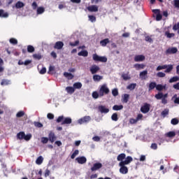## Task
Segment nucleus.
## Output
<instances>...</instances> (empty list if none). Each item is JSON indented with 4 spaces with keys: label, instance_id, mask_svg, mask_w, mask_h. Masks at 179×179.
Wrapping results in <instances>:
<instances>
[{
    "label": "nucleus",
    "instance_id": "1",
    "mask_svg": "<svg viewBox=\"0 0 179 179\" xmlns=\"http://www.w3.org/2000/svg\"><path fill=\"white\" fill-rule=\"evenodd\" d=\"M99 92L100 97H103L104 95L108 94V93H110V89L108 87H107V85L103 84L101 86Z\"/></svg>",
    "mask_w": 179,
    "mask_h": 179
},
{
    "label": "nucleus",
    "instance_id": "2",
    "mask_svg": "<svg viewBox=\"0 0 179 179\" xmlns=\"http://www.w3.org/2000/svg\"><path fill=\"white\" fill-rule=\"evenodd\" d=\"M92 59L95 61V62H106L107 57L99 56V55L95 53L92 55Z\"/></svg>",
    "mask_w": 179,
    "mask_h": 179
},
{
    "label": "nucleus",
    "instance_id": "3",
    "mask_svg": "<svg viewBox=\"0 0 179 179\" xmlns=\"http://www.w3.org/2000/svg\"><path fill=\"white\" fill-rule=\"evenodd\" d=\"M178 52V49L176 47L169 48L166 51V55H171V54H177Z\"/></svg>",
    "mask_w": 179,
    "mask_h": 179
},
{
    "label": "nucleus",
    "instance_id": "4",
    "mask_svg": "<svg viewBox=\"0 0 179 179\" xmlns=\"http://www.w3.org/2000/svg\"><path fill=\"white\" fill-rule=\"evenodd\" d=\"M141 111L143 114L148 113V111H150V104L145 103L143 106L141 108Z\"/></svg>",
    "mask_w": 179,
    "mask_h": 179
},
{
    "label": "nucleus",
    "instance_id": "5",
    "mask_svg": "<svg viewBox=\"0 0 179 179\" xmlns=\"http://www.w3.org/2000/svg\"><path fill=\"white\" fill-rule=\"evenodd\" d=\"M119 166L120 167V173L121 174H128V167L125 166V165L121 162L119 163Z\"/></svg>",
    "mask_w": 179,
    "mask_h": 179
},
{
    "label": "nucleus",
    "instance_id": "6",
    "mask_svg": "<svg viewBox=\"0 0 179 179\" xmlns=\"http://www.w3.org/2000/svg\"><path fill=\"white\" fill-rule=\"evenodd\" d=\"M152 13L156 15V20L157 22H159V20H162L163 19V15L160 13V10L159 9H154L152 10Z\"/></svg>",
    "mask_w": 179,
    "mask_h": 179
},
{
    "label": "nucleus",
    "instance_id": "7",
    "mask_svg": "<svg viewBox=\"0 0 179 179\" xmlns=\"http://www.w3.org/2000/svg\"><path fill=\"white\" fill-rule=\"evenodd\" d=\"M101 167H103V164L96 162L93 164L92 167H91V171H97V170H100Z\"/></svg>",
    "mask_w": 179,
    "mask_h": 179
},
{
    "label": "nucleus",
    "instance_id": "8",
    "mask_svg": "<svg viewBox=\"0 0 179 179\" xmlns=\"http://www.w3.org/2000/svg\"><path fill=\"white\" fill-rule=\"evenodd\" d=\"M48 139H49L51 143H54V142H55V141L57 140V136H55V133H54V131H50L48 134Z\"/></svg>",
    "mask_w": 179,
    "mask_h": 179
},
{
    "label": "nucleus",
    "instance_id": "9",
    "mask_svg": "<svg viewBox=\"0 0 179 179\" xmlns=\"http://www.w3.org/2000/svg\"><path fill=\"white\" fill-rule=\"evenodd\" d=\"M145 57L143 55H138L134 57L135 62H142L145 61Z\"/></svg>",
    "mask_w": 179,
    "mask_h": 179
},
{
    "label": "nucleus",
    "instance_id": "10",
    "mask_svg": "<svg viewBox=\"0 0 179 179\" xmlns=\"http://www.w3.org/2000/svg\"><path fill=\"white\" fill-rule=\"evenodd\" d=\"M90 120H92V117H90V116H85L78 120V123H80V124H85V122H89Z\"/></svg>",
    "mask_w": 179,
    "mask_h": 179
},
{
    "label": "nucleus",
    "instance_id": "11",
    "mask_svg": "<svg viewBox=\"0 0 179 179\" xmlns=\"http://www.w3.org/2000/svg\"><path fill=\"white\" fill-rule=\"evenodd\" d=\"M98 110L101 113V114H107V113L110 112V109L106 108L104 106H99L98 107Z\"/></svg>",
    "mask_w": 179,
    "mask_h": 179
},
{
    "label": "nucleus",
    "instance_id": "12",
    "mask_svg": "<svg viewBox=\"0 0 179 179\" xmlns=\"http://www.w3.org/2000/svg\"><path fill=\"white\" fill-rule=\"evenodd\" d=\"M133 161H134V158H132V157H131V156H128L126 157L124 161H122V162H120V163H122V164H124V166H127V165L129 164Z\"/></svg>",
    "mask_w": 179,
    "mask_h": 179
},
{
    "label": "nucleus",
    "instance_id": "13",
    "mask_svg": "<svg viewBox=\"0 0 179 179\" xmlns=\"http://www.w3.org/2000/svg\"><path fill=\"white\" fill-rule=\"evenodd\" d=\"M64 48V42L57 41L55 43L54 48L55 50H62Z\"/></svg>",
    "mask_w": 179,
    "mask_h": 179
},
{
    "label": "nucleus",
    "instance_id": "14",
    "mask_svg": "<svg viewBox=\"0 0 179 179\" xmlns=\"http://www.w3.org/2000/svg\"><path fill=\"white\" fill-rule=\"evenodd\" d=\"M100 71V67L96 65H93L90 68V72L92 75H94V73H97Z\"/></svg>",
    "mask_w": 179,
    "mask_h": 179
},
{
    "label": "nucleus",
    "instance_id": "15",
    "mask_svg": "<svg viewBox=\"0 0 179 179\" xmlns=\"http://www.w3.org/2000/svg\"><path fill=\"white\" fill-rule=\"evenodd\" d=\"M76 160L79 164H85V163L87 162V159H86L85 157H78L76 159Z\"/></svg>",
    "mask_w": 179,
    "mask_h": 179
},
{
    "label": "nucleus",
    "instance_id": "16",
    "mask_svg": "<svg viewBox=\"0 0 179 179\" xmlns=\"http://www.w3.org/2000/svg\"><path fill=\"white\" fill-rule=\"evenodd\" d=\"M87 9L89 12H99V7L96 5L90 6Z\"/></svg>",
    "mask_w": 179,
    "mask_h": 179
},
{
    "label": "nucleus",
    "instance_id": "17",
    "mask_svg": "<svg viewBox=\"0 0 179 179\" xmlns=\"http://www.w3.org/2000/svg\"><path fill=\"white\" fill-rule=\"evenodd\" d=\"M141 79L145 80L146 79V77L148 76V70L141 71L139 75Z\"/></svg>",
    "mask_w": 179,
    "mask_h": 179
},
{
    "label": "nucleus",
    "instance_id": "18",
    "mask_svg": "<svg viewBox=\"0 0 179 179\" xmlns=\"http://www.w3.org/2000/svg\"><path fill=\"white\" fill-rule=\"evenodd\" d=\"M145 64H136L134 65V68L136 69V71H139L140 69H145Z\"/></svg>",
    "mask_w": 179,
    "mask_h": 179
},
{
    "label": "nucleus",
    "instance_id": "19",
    "mask_svg": "<svg viewBox=\"0 0 179 179\" xmlns=\"http://www.w3.org/2000/svg\"><path fill=\"white\" fill-rule=\"evenodd\" d=\"M108 43H110V39L105 38V39L100 41V45L102 47H106L108 44Z\"/></svg>",
    "mask_w": 179,
    "mask_h": 179
},
{
    "label": "nucleus",
    "instance_id": "20",
    "mask_svg": "<svg viewBox=\"0 0 179 179\" xmlns=\"http://www.w3.org/2000/svg\"><path fill=\"white\" fill-rule=\"evenodd\" d=\"M125 157H127L125 153L119 155L117 157V162H124V159H125Z\"/></svg>",
    "mask_w": 179,
    "mask_h": 179
},
{
    "label": "nucleus",
    "instance_id": "21",
    "mask_svg": "<svg viewBox=\"0 0 179 179\" xmlns=\"http://www.w3.org/2000/svg\"><path fill=\"white\" fill-rule=\"evenodd\" d=\"M169 113H170V110L169 108H165L162 113L161 115L163 117V118H166L167 115H169Z\"/></svg>",
    "mask_w": 179,
    "mask_h": 179
},
{
    "label": "nucleus",
    "instance_id": "22",
    "mask_svg": "<svg viewBox=\"0 0 179 179\" xmlns=\"http://www.w3.org/2000/svg\"><path fill=\"white\" fill-rule=\"evenodd\" d=\"M79 57H87L89 55V52L87 50H81L80 52L78 53Z\"/></svg>",
    "mask_w": 179,
    "mask_h": 179
},
{
    "label": "nucleus",
    "instance_id": "23",
    "mask_svg": "<svg viewBox=\"0 0 179 179\" xmlns=\"http://www.w3.org/2000/svg\"><path fill=\"white\" fill-rule=\"evenodd\" d=\"M65 124H72V119L71 117L64 118V121L62 122V125H65Z\"/></svg>",
    "mask_w": 179,
    "mask_h": 179
},
{
    "label": "nucleus",
    "instance_id": "24",
    "mask_svg": "<svg viewBox=\"0 0 179 179\" xmlns=\"http://www.w3.org/2000/svg\"><path fill=\"white\" fill-rule=\"evenodd\" d=\"M64 76H65V78H67L69 80H72V79L73 78V75L71 73L64 72Z\"/></svg>",
    "mask_w": 179,
    "mask_h": 179
},
{
    "label": "nucleus",
    "instance_id": "25",
    "mask_svg": "<svg viewBox=\"0 0 179 179\" xmlns=\"http://www.w3.org/2000/svg\"><path fill=\"white\" fill-rule=\"evenodd\" d=\"M122 108H124V106L122 105H115L113 106L114 111H120V110H122Z\"/></svg>",
    "mask_w": 179,
    "mask_h": 179
},
{
    "label": "nucleus",
    "instance_id": "26",
    "mask_svg": "<svg viewBox=\"0 0 179 179\" xmlns=\"http://www.w3.org/2000/svg\"><path fill=\"white\" fill-rule=\"evenodd\" d=\"M165 136H166V138H174V136H176V131H169L165 134Z\"/></svg>",
    "mask_w": 179,
    "mask_h": 179
},
{
    "label": "nucleus",
    "instance_id": "27",
    "mask_svg": "<svg viewBox=\"0 0 179 179\" xmlns=\"http://www.w3.org/2000/svg\"><path fill=\"white\" fill-rule=\"evenodd\" d=\"M66 90L67 93H69V94L75 93V88L73 87H67L66 88Z\"/></svg>",
    "mask_w": 179,
    "mask_h": 179
},
{
    "label": "nucleus",
    "instance_id": "28",
    "mask_svg": "<svg viewBox=\"0 0 179 179\" xmlns=\"http://www.w3.org/2000/svg\"><path fill=\"white\" fill-rule=\"evenodd\" d=\"M24 131H20L19 133H17V139H20V141H22V139H24Z\"/></svg>",
    "mask_w": 179,
    "mask_h": 179
},
{
    "label": "nucleus",
    "instance_id": "29",
    "mask_svg": "<svg viewBox=\"0 0 179 179\" xmlns=\"http://www.w3.org/2000/svg\"><path fill=\"white\" fill-rule=\"evenodd\" d=\"M1 86H8V85H10V80L3 79L1 83Z\"/></svg>",
    "mask_w": 179,
    "mask_h": 179
},
{
    "label": "nucleus",
    "instance_id": "30",
    "mask_svg": "<svg viewBox=\"0 0 179 179\" xmlns=\"http://www.w3.org/2000/svg\"><path fill=\"white\" fill-rule=\"evenodd\" d=\"M44 12H45V9L44 8V7H38L37 8V10H36L37 15H41L44 13Z\"/></svg>",
    "mask_w": 179,
    "mask_h": 179
},
{
    "label": "nucleus",
    "instance_id": "31",
    "mask_svg": "<svg viewBox=\"0 0 179 179\" xmlns=\"http://www.w3.org/2000/svg\"><path fill=\"white\" fill-rule=\"evenodd\" d=\"M8 16H9L8 13H5V10L0 9V17H8Z\"/></svg>",
    "mask_w": 179,
    "mask_h": 179
},
{
    "label": "nucleus",
    "instance_id": "32",
    "mask_svg": "<svg viewBox=\"0 0 179 179\" xmlns=\"http://www.w3.org/2000/svg\"><path fill=\"white\" fill-rule=\"evenodd\" d=\"M43 160L44 158L42 156H39L36 160V164L40 166V164H43Z\"/></svg>",
    "mask_w": 179,
    "mask_h": 179
},
{
    "label": "nucleus",
    "instance_id": "33",
    "mask_svg": "<svg viewBox=\"0 0 179 179\" xmlns=\"http://www.w3.org/2000/svg\"><path fill=\"white\" fill-rule=\"evenodd\" d=\"M156 89L159 91V92H162V90L166 89V85H163L162 84H157L156 85Z\"/></svg>",
    "mask_w": 179,
    "mask_h": 179
},
{
    "label": "nucleus",
    "instance_id": "34",
    "mask_svg": "<svg viewBox=\"0 0 179 179\" xmlns=\"http://www.w3.org/2000/svg\"><path fill=\"white\" fill-rule=\"evenodd\" d=\"M157 86V83H155V82H151L149 85V87H148V90L149 92H150V90H153V89H155V87H156Z\"/></svg>",
    "mask_w": 179,
    "mask_h": 179
},
{
    "label": "nucleus",
    "instance_id": "35",
    "mask_svg": "<svg viewBox=\"0 0 179 179\" xmlns=\"http://www.w3.org/2000/svg\"><path fill=\"white\" fill-rule=\"evenodd\" d=\"M24 6V4L23 2L22 1H17L16 3H15V8L17 9H20V8H23Z\"/></svg>",
    "mask_w": 179,
    "mask_h": 179
},
{
    "label": "nucleus",
    "instance_id": "36",
    "mask_svg": "<svg viewBox=\"0 0 179 179\" xmlns=\"http://www.w3.org/2000/svg\"><path fill=\"white\" fill-rule=\"evenodd\" d=\"M101 79H103V77L99 75H94L93 76V80H94V82H99V81L101 80Z\"/></svg>",
    "mask_w": 179,
    "mask_h": 179
},
{
    "label": "nucleus",
    "instance_id": "37",
    "mask_svg": "<svg viewBox=\"0 0 179 179\" xmlns=\"http://www.w3.org/2000/svg\"><path fill=\"white\" fill-rule=\"evenodd\" d=\"M173 65H167L166 69L164 71L165 73H170L171 71H173Z\"/></svg>",
    "mask_w": 179,
    "mask_h": 179
},
{
    "label": "nucleus",
    "instance_id": "38",
    "mask_svg": "<svg viewBox=\"0 0 179 179\" xmlns=\"http://www.w3.org/2000/svg\"><path fill=\"white\" fill-rule=\"evenodd\" d=\"M92 97L93 99H99V97H101L100 96V92H97L96 91H94L92 92Z\"/></svg>",
    "mask_w": 179,
    "mask_h": 179
},
{
    "label": "nucleus",
    "instance_id": "39",
    "mask_svg": "<svg viewBox=\"0 0 179 179\" xmlns=\"http://www.w3.org/2000/svg\"><path fill=\"white\" fill-rule=\"evenodd\" d=\"M73 87L75 89H82V84L80 83H75L73 85Z\"/></svg>",
    "mask_w": 179,
    "mask_h": 179
},
{
    "label": "nucleus",
    "instance_id": "40",
    "mask_svg": "<svg viewBox=\"0 0 179 179\" xmlns=\"http://www.w3.org/2000/svg\"><path fill=\"white\" fill-rule=\"evenodd\" d=\"M136 87V83H131L127 87L129 90H134Z\"/></svg>",
    "mask_w": 179,
    "mask_h": 179
},
{
    "label": "nucleus",
    "instance_id": "41",
    "mask_svg": "<svg viewBox=\"0 0 179 179\" xmlns=\"http://www.w3.org/2000/svg\"><path fill=\"white\" fill-rule=\"evenodd\" d=\"M178 80H179V77L174 76L169 80V83H174V82H178Z\"/></svg>",
    "mask_w": 179,
    "mask_h": 179
},
{
    "label": "nucleus",
    "instance_id": "42",
    "mask_svg": "<svg viewBox=\"0 0 179 179\" xmlns=\"http://www.w3.org/2000/svg\"><path fill=\"white\" fill-rule=\"evenodd\" d=\"M33 58H34V59H38V61H40V59H41V58H43V56L40 53L34 54L33 55Z\"/></svg>",
    "mask_w": 179,
    "mask_h": 179
},
{
    "label": "nucleus",
    "instance_id": "43",
    "mask_svg": "<svg viewBox=\"0 0 179 179\" xmlns=\"http://www.w3.org/2000/svg\"><path fill=\"white\" fill-rule=\"evenodd\" d=\"M165 36H166L167 38H171L172 37H174L176 34L174 33H170L169 31H166Z\"/></svg>",
    "mask_w": 179,
    "mask_h": 179
},
{
    "label": "nucleus",
    "instance_id": "44",
    "mask_svg": "<svg viewBox=\"0 0 179 179\" xmlns=\"http://www.w3.org/2000/svg\"><path fill=\"white\" fill-rule=\"evenodd\" d=\"M128 100H129V94H124L123 96V103H128Z\"/></svg>",
    "mask_w": 179,
    "mask_h": 179
},
{
    "label": "nucleus",
    "instance_id": "45",
    "mask_svg": "<svg viewBox=\"0 0 179 179\" xmlns=\"http://www.w3.org/2000/svg\"><path fill=\"white\" fill-rule=\"evenodd\" d=\"M27 52H34V47L31 45H29L27 46Z\"/></svg>",
    "mask_w": 179,
    "mask_h": 179
},
{
    "label": "nucleus",
    "instance_id": "46",
    "mask_svg": "<svg viewBox=\"0 0 179 179\" xmlns=\"http://www.w3.org/2000/svg\"><path fill=\"white\" fill-rule=\"evenodd\" d=\"M31 134H24V141H29L31 139Z\"/></svg>",
    "mask_w": 179,
    "mask_h": 179
},
{
    "label": "nucleus",
    "instance_id": "47",
    "mask_svg": "<svg viewBox=\"0 0 179 179\" xmlns=\"http://www.w3.org/2000/svg\"><path fill=\"white\" fill-rule=\"evenodd\" d=\"M111 120L113 121H118V114L113 113L111 116Z\"/></svg>",
    "mask_w": 179,
    "mask_h": 179
},
{
    "label": "nucleus",
    "instance_id": "48",
    "mask_svg": "<svg viewBox=\"0 0 179 179\" xmlns=\"http://www.w3.org/2000/svg\"><path fill=\"white\" fill-rule=\"evenodd\" d=\"M23 115H24V111H23V110L19 111L16 114L17 118H21V117H23Z\"/></svg>",
    "mask_w": 179,
    "mask_h": 179
},
{
    "label": "nucleus",
    "instance_id": "49",
    "mask_svg": "<svg viewBox=\"0 0 179 179\" xmlns=\"http://www.w3.org/2000/svg\"><path fill=\"white\" fill-rule=\"evenodd\" d=\"M155 99H157V100H160V99H163V93L159 92V93L155 94Z\"/></svg>",
    "mask_w": 179,
    "mask_h": 179
},
{
    "label": "nucleus",
    "instance_id": "50",
    "mask_svg": "<svg viewBox=\"0 0 179 179\" xmlns=\"http://www.w3.org/2000/svg\"><path fill=\"white\" fill-rule=\"evenodd\" d=\"M178 122H179V120L177 118H173L171 120V123L172 124V125H177V124H178Z\"/></svg>",
    "mask_w": 179,
    "mask_h": 179
},
{
    "label": "nucleus",
    "instance_id": "51",
    "mask_svg": "<svg viewBox=\"0 0 179 179\" xmlns=\"http://www.w3.org/2000/svg\"><path fill=\"white\" fill-rule=\"evenodd\" d=\"M79 155V150H76L74 151V153H73L71 156V159H75V157H76V156H78Z\"/></svg>",
    "mask_w": 179,
    "mask_h": 179
},
{
    "label": "nucleus",
    "instance_id": "52",
    "mask_svg": "<svg viewBox=\"0 0 179 179\" xmlns=\"http://www.w3.org/2000/svg\"><path fill=\"white\" fill-rule=\"evenodd\" d=\"M167 68V64H164L163 66H158L157 67V71H162V69H166Z\"/></svg>",
    "mask_w": 179,
    "mask_h": 179
},
{
    "label": "nucleus",
    "instance_id": "53",
    "mask_svg": "<svg viewBox=\"0 0 179 179\" xmlns=\"http://www.w3.org/2000/svg\"><path fill=\"white\" fill-rule=\"evenodd\" d=\"M112 94L113 96H114V97H117V96L118 95V89L115 88L112 90Z\"/></svg>",
    "mask_w": 179,
    "mask_h": 179
},
{
    "label": "nucleus",
    "instance_id": "54",
    "mask_svg": "<svg viewBox=\"0 0 179 179\" xmlns=\"http://www.w3.org/2000/svg\"><path fill=\"white\" fill-rule=\"evenodd\" d=\"M69 45H71V47H76V45H79V40L76 41L75 43L70 42Z\"/></svg>",
    "mask_w": 179,
    "mask_h": 179
},
{
    "label": "nucleus",
    "instance_id": "55",
    "mask_svg": "<svg viewBox=\"0 0 179 179\" xmlns=\"http://www.w3.org/2000/svg\"><path fill=\"white\" fill-rule=\"evenodd\" d=\"M122 78L124 80H129V79H131V77L129 76H128V74H125V73L122 75Z\"/></svg>",
    "mask_w": 179,
    "mask_h": 179
},
{
    "label": "nucleus",
    "instance_id": "56",
    "mask_svg": "<svg viewBox=\"0 0 179 179\" xmlns=\"http://www.w3.org/2000/svg\"><path fill=\"white\" fill-rule=\"evenodd\" d=\"M10 44H13L14 45H16V44H17V40L14 38H11L10 39Z\"/></svg>",
    "mask_w": 179,
    "mask_h": 179
},
{
    "label": "nucleus",
    "instance_id": "57",
    "mask_svg": "<svg viewBox=\"0 0 179 179\" xmlns=\"http://www.w3.org/2000/svg\"><path fill=\"white\" fill-rule=\"evenodd\" d=\"M48 138L47 137H42L41 138V143H43V144H45V143H48Z\"/></svg>",
    "mask_w": 179,
    "mask_h": 179
},
{
    "label": "nucleus",
    "instance_id": "58",
    "mask_svg": "<svg viewBox=\"0 0 179 179\" xmlns=\"http://www.w3.org/2000/svg\"><path fill=\"white\" fill-rule=\"evenodd\" d=\"M34 126L36 127V128H43V124L40 122H35Z\"/></svg>",
    "mask_w": 179,
    "mask_h": 179
},
{
    "label": "nucleus",
    "instance_id": "59",
    "mask_svg": "<svg viewBox=\"0 0 179 179\" xmlns=\"http://www.w3.org/2000/svg\"><path fill=\"white\" fill-rule=\"evenodd\" d=\"M157 76L158 78H164L166 76V73H163V72H158L157 73Z\"/></svg>",
    "mask_w": 179,
    "mask_h": 179
},
{
    "label": "nucleus",
    "instance_id": "60",
    "mask_svg": "<svg viewBox=\"0 0 179 179\" xmlns=\"http://www.w3.org/2000/svg\"><path fill=\"white\" fill-rule=\"evenodd\" d=\"M88 17L90 22H92V23L96 22V17H94V15H89Z\"/></svg>",
    "mask_w": 179,
    "mask_h": 179
},
{
    "label": "nucleus",
    "instance_id": "61",
    "mask_svg": "<svg viewBox=\"0 0 179 179\" xmlns=\"http://www.w3.org/2000/svg\"><path fill=\"white\" fill-rule=\"evenodd\" d=\"M151 149H152L153 150H157V144L154 143L151 144L150 146Z\"/></svg>",
    "mask_w": 179,
    "mask_h": 179
},
{
    "label": "nucleus",
    "instance_id": "62",
    "mask_svg": "<svg viewBox=\"0 0 179 179\" xmlns=\"http://www.w3.org/2000/svg\"><path fill=\"white\" fill-rule=\"evenodd\" d=\"M56 121L58 123L62 122V121H64V115L59 116Z\"/></svg>",
    "mask_w": 179,
    "mask_h": 179
},
{
    "label": "nucleus",
    "instance_id": "63",
    "mask_svg": "<svg viewBox=\"0 0 179 179\" xmlns=\"http://www.w3.org/2000/svg\"><path fill=\"white\" fill-rule=\"evenodd\" d=\"M173 30H179V22L173 25Z\"/></svg>",
    "mask_w": 179,
    "mask_h": 179
},
{
    "label": "nucleus",
    "instance_id": "64",
    "mask_svg": "<svg viewBox=\"0 0 179 179\" xmlns=\"http://www.w3.org/2000/svg\"><path fill=\"white\" fill-rule=\"evenodd\" d=\"M175 8H179V0H173Z\"/></svg>",
    "mask_w": 179,
    "mask_h": 179
}]
</instances>
